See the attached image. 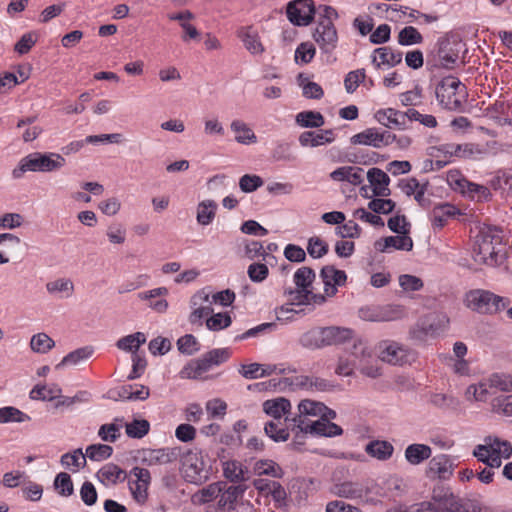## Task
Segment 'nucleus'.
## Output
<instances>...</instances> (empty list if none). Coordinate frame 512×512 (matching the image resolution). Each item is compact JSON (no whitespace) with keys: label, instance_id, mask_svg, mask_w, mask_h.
Instances as JSON below:
<instances>
[{"label":"nucleus","instance_id":"obj_37","mask_svg":"<svg viewBox=\"0 0 512 512\" xmlns=\"http://www.w3.org/2000/svg\"><path fill=\"white\" fill-rule=\"evenodd\" d=\"M223 474L231 482H244L249 479V471L243 464L236 460L223 463Z\"/></svg>","mask_w":512,"mask_h":512},{"label":"nucleus","instance_id":"obj_25","mask_svg":"<svg viewBox=\"0 0 512 512\" xmlns=\"http://www.w3.org/2000/svg\"><path fill=\"white\" fill-rule=\"evenodd\" d=\"M335 139L333 130L305 131L300 134L298 140L303 147H318L332 143Z\"/></svg>","mask_w":512,"mask_h":512},{"label":"nucleus","instance_id":"obj_47","mask_svg":"<svg viewBox=\"0 0 512 512\" xmlns=\"http://www.w3.org/2000/svg\"><path fill=\"white\" fill-rule=\"evenodd\" d=\"M60 462L65 468L78 471L86 465V455L83 454L81 449H76L73 452L63 454Z\"/></svg>","mask_w":512,"mask_h":512},{"label":"nucleus","instance_id":"obj_54","mask_svg":"<svg viewBox=\"0 0 512 512\" xmlns=\"http://www.w3.org/2000/svg\"><path fill=\"white\" fill-rule=\"evenodd\" d=\"M399 286L406 294L420 291L424 287L423 280L415 275L401 274L398 277Z\"/></svg>","mask_w":512,"mask_h":512},{"label":"nucleus","instance_id":"obj_36","mask_svg":"<svg viewBox=\"0 0 512 512\" xmlns=\"http://www.w3.org/2000/svg\"><path fill=\"white\" fill-rule=\"evenodd\" d=\"M230 129L235 134V141L239 144L249 145L257 142V136L253 130L242 120H233Z\"/></svg>","mask_w":512,"mask_h":512},{"label":"nucleus","instance_id":"obj_12","mask_svg":"<svg viewBox=\"0 0 512 512\" xmlns=\"http://www.w3.org/2000/svg\"><path fill=\"white\" fill-rule=\"evenodd\" d=\"M315 15V8L312 0H295L287 6V17L289 21L297 26L309 25Z\"/></svg>","mask_w":512,"mask_h":512},{"label":"nucleus","instance_id":"obj_9","mask_svg":"<svg viewBox=\"0 0 512 512\" xmlns=\"http://www.w3.org/2000/svg\"><path fill=\"white\" fill-rule=\"evenodd\" d=\"M151 483V474L148 469L133 467L129 472L128 486L133 500L144 505L148 499V489Z\"/></svg>","mask_w":512,"mask_h":512},{"label":"nucleus","instance_id":"obj_4","mask_svg":"<svg viewBox=\"0 0 512 512\" xmlns=\"http://www.w3.org/2000/svg\"><path fill=\"white\" fill-rule=\"evenodd\" d=\"M231 356L229 348H215L188 362L180 371L183 379H198L212 368L226 362Z\"/></svg>","mask_w":512,"mask_h":512},{"label":"nucleus","instance_id":"obj_43","mask_svg":"<svg viewBox=\"0 0 512 512\" xmlns=\"http://www.w3.org/2000/svg\"><path fill=\"white\" fill-rule=\"evenodd\" d=\"M217 203L214 200H204L197 205L196 219L198 224L207 226L216 216Z\"/></svg>","mask_w":512,"mask_h":512},{"label":"nucleus","instance_id":"obj_23","mask_svg":"<svg viewBox=\"0 0 512 512\" xmlns=\"http://www.w3.org/2000/svg\"><path fill=\"white\" fill-rule=\"evenodd\" d=\"M290 410V401L283 397L266 400L263 403V411L272 417V420L287 421Z\"/></svg>","mask_w":512,"mask_h":512},{"label":"nucleus","instance_id":"obj_34","mask_svg":"<svg viewBox=\"0 0 512 512\" xmlns=\"http://www.w3.org/2000/svg\"><path fill=\"white\" fill-rule=\"evenodd\" d=\"M325 346L345 343L353 338V330L345 327H323Z\"/></svg>","mask_w":512,"mask_h":512},{"label":"nucleus","instance_id":"obj_32","mask_svg":"<svg viewBox=\"0 0 512 512\" xmlns=\"http://www.w3.org/2000/svg\"><path fill=\"white\" fill-rule=\"evenodd\" d=\"M98 480L105 486L114 485L126 478L123 469L113 463L105 464L96 474Z\"/></svg>","mask_w":512,"mask_h":512},{"label":"nucleus","instance_id":"obj_8","mask_svg":"<svg viewBox=\"0 0 512 512\" xmlns=\"http://www.w3.org/2000/svg\"><path fill=\"white\" fill-rule=\"evenodd\" d=\"M378 349L379 358L392 365H404L416 359L414 350L394 341H382Z\"/></svg>","mask_w":512,"mask_h":512},{"label":"nucleus","instance_id":"obj_35","mask_svg":"<svg viewBox=\"0 0 512 512\" xmlns=\"http://www.w3.org/2000/svg\"><path fill=\"white\" fill-rule=\"evenodd\" d=\"M168 289L166 287H158L149 291L140 292L138 294L139 299L149 300V307L158 313L166 312L168 308V302L165 299L153 300L161 296H166Z\"/></svg>","mask_w":512,"mask_h":512},{"label":"nucleus","instance_id":"obj_50","mask_svg":"<svg viewBox=\"0 0 512 512\" xmlns=\"http://www.w3.org/2000/svg\"><path fill=\"white\" fill-rule=\"evenodd\" d=\"M397 41L401 46H411L421 44L423 36L415 27L405 26L399 31Z\"/></svg>","mask_w":512,"mask_h":512},{"label":"nucleus","instance_id":"obj_48","mask_svg":"<svg viewBox=\"0 0 512 512\" xmlns=\"http://www.w3.org/2000/svg\"><path fill=\"white\" fill-rule=\"evenodd\" d=\"M30 416L16 407L5 406L0 408V423H23L30 421Z\"/></svg>","mask_w":512,"mask_h":512},{"label":"nucleus","instance_id":"obj_5","mask_svg":"<svg viewBox=\"0 0 512 512\" xmlns=\"http://www.w3.org/2000/svg\"><path fill=\"white\" fill-rule=\"evenodd\" d=\"M473 258L477 263L495 266L502 262L500 236L491 231H481L473 247Z\"/></svg>","mask_w":512,"mask_h":512},{"label":"nucleus","instance_id":"obj_17","mask_svg":"<svg viewBox=\"0 0 512 512\" xmlns=\"http://www.w3.org/2000/svg\"><path fill=\"white\" fill-rule=\"evenodd\" d=\"M179 452L176 448L144 449L141 451V461L148 466L165 465L177 460Z\"/></svg>","mask_w":512,"mask_h":512},{"label":"nucleus","instance_id":"obj_1","mask_svg":"<svg viewBox=\"0 0 512 512\" xmlns=\"http://www.w3.org/2000/svg\"><path fill=\"white\" fill-rule=\"evenodd\" d=\"M65 164L66 160L61 154L33 152L21 158L11 174L14 179H21L26 172H53Z\"/></svg>","mask_w":512,"mask_h":512},{"label":"nucleus","instance_id":"obj_55","mask_svg":"<svg viewBox=\"0 0 512 512\" xmlns=\"http://www.w3.org/2000/svg\"><path fill=\"white\" fill-rule=\"evenodd\" d=\"M430 470L440 478H445L452 473V465L446 455H439L431 459Z\"/></svg>","mask_w":512,"mask_h":512},{"label":"nucleus","instance_id":"obj_21","mask_svg":"<svg viewBox=\"0 0 512 512\" xmlns=\"http://www.w3.org/2000/svg\"><path fill=\"white\" fill-rule=\"evenodd\" d=\"M413 241L408 235L388 236L375 242V249L379 252H391L392 250L410 251Z\"/></svg>","mask_w":512,"mask_h":512},{"label":"nucleus","instance_id":"obj_64","mask_svg":"<svg viewBox=\"0 0 512 512\" xmlns=\"http://www.w3.org/2000/svg\"><path fill=\"white\" fill-rule=\"evenodd\" d=\"M24 217L19 213H5L0 215V229L12 230L22 226Z\"/></svg>","mask_w":512,"mask_h":512},{"label":"nucleus","instance_id":"obj_46","mask_svg":"<svg viewBox=\"0 0 512 512\" xmlns=\"http://www.w3.org/2000/svg\"><path fill=\"white\" fill-rule=\"evenodd\" d=\"M296 123L304 128H319L324 125V117L320 112L302 111L296 115Z\"/></svg>","mask_w":512,"mask_h":512},{"label":"nucleus","instance_id":"obj_26","mask_svg":"<svg viewBox=\"0 0 512 512\" xmlns=\"http://www.w3.org/2000/svg\"><path fill=\"white\" fill-rule=\"evenodd\" d=\"M458 214H460V212L454 205L444 203L435 206L431 210L429 219L433 228L441 229L447 224L449 219L454 218Z\"/></svg>","mask_w":512,"mask_h":512},{"label":"nucleus","instance_id":"obj_13","mask_svg":"<svg viewBox=\"0 0 512 512\" xmlns=\"http://www.w3.org/2000/svg\"><path fill=\"white\" fill-rule=\"evenodd\" d=\"M192 309L189 315V322L193 325H201L204 318L213 312L212 305L209 303V292L206 289L197 291L190 299Z\"/></svg>","mask_w":512,"mask_h":512},{"label":"nucleus","instance_id":"obj_19","mask_svg":"<svg viewBox=\"0 0 512 512\" xmlns=\"http://www.w3.org/2000/svg\"><path fill=\"white\" fill-rule=\"evenodd\" d=\"M501 151V146L497 141H487L485 143H465V154L463 159L482 160L490 155H496Z\"/></svg>","mask_w":512,"mask_h":512},{"label":"nucleus","instance_id":"obj_30","mask_svg":"<svg viewBox=\"0 0 512 512\" xmlns=\"http://www.w3.org/2000/svg\"><path fill=\"white\" fill-rule=\"evenodd\" d=\"M298 410L300 412V417L302 415H310V416H320L327 418H336V412L327 406H325L321 402L313 401V400H302L298 405Z\"/></svg>","mask_w":512,"mask_h":512},{"label":"nucleus","instance_id":"obj_58","mask_svg":"<svg viewBox=\"0 0 512 512\" xmlns=\"http://www.w3.org/2000/svg\"><path fill=\"white\" fill-rule=\"evenodd\" d=\"M316 54V48L312 42H302L295 50L296 63L308 64Z\"/></svg>","mask_w":512,"mask_h":512},{"label":"nucleus","instance_id":"obj_20","mask_svg":"<svg viewBox=\"0 0 512 512\" xmlns=\"http://www.w3.org/2000/svg\"><path fill=\"white\" fill-rule=\"evenodd\" d=\"M367 179L372 189V193L377 197H388L391 194L389 188L390 178L383 170L371 168L367 172Z\"/></svg>","mask_w":512,"mask_h":512},{"label":"nucleus","instance_id":"obj_52","mask_svg":"<svg viewBox=\"0 0 512 512\" xmlns=\"http://www.w3.org/2000/svg\"><path fill=\"white\" fill-rule=\"evenodd\" d=\"M300 385L308 390L320 392L330 391L333 388V384L330 381L316 376L302 377Z\"/></svg>","mask_w":512,"mask_h":512},{"label":"nucleus","instance_id":"obj_2","mask_svg":"<svg viewBox=\"0 0 512 512\" xmlns=\"http://www.w3.org/2000/svg\"><path fill=\"white\" fill-rule=\"evenodd\" d=\"M464 303L474 312L495 315L504 311L511 304L508 297L500 296L485 289H473L465 294Z\"/></svg>","mask_w":512,"mask_h":512},{"label":"nucleus","instance_id":"obj_45","mask_svg":"<svg viewBox=\"0 0 512 512\" xmlns=\"http://www.w3.org/2000/svg\"><path fill=\"white\" fill-rule=\"evenodd\" d=\"M62 393V389L58 385L48 387L46 385H36L29 393L32 400L53 401Z\"/></svg>","mask_w":512,"mask_h":512},{"label":"nucleus","instance_id":"obj_44","mask_svg":"<svg viewBox=\"0 0 512 512\" xmlns=\"http://www.w3.org/2000/svg\"><path fill=\"white\" fill-rule=\"evenodd\" d=\"M93 353L94 349L91 346L78 348L68 353L56 366V368H60L62 366H76L89 359L93 355Z\"/></svg>","mask_w":512,"mask_h":512},{"label":"nucleus","instance_id":"obj_14","mask_svg":"<svg viewBox=\"0 0 512 512\" xmlns=\"http://www.w3.org/2000/svg\"><path fill=\"white\" fill-rule=\"evenodd\" d=\"M332 418L321 417L319 420L312 422H305L301 418L298 420V428L302 432L310 433L312 435L334 437L343 433V430L337 424L331 422Z\"/></svg>","mask_w":512,"mask_h":512},{"label":"nucleus","instance_id":"obj_33","mask_svg":"<svg viewBox=\"0 0 512 512\" xmlns=\"http://www.w3.org/2000/svg\"><path fill=\"white\" fill-rule=\"evenodd\" d=\"M432 455V449L426 444L413 443L406 447L404 456L411 465H419Z\"/></svg>","mask_w":512,"mask_h":512},{"label":"nucleus","instance_id":"obj_10","mask_svg":"<svg viewBox=\"0 0 512 512\" xmlns=\"http://www.w3.org/2000/svg\"><path fill=\"white\" fill-rule=\"evenodd\" d=\"M246 487L243 485L229 486L221 489L218 506L221 509L236 512H254L249 502H238L243 497Z\"/></svg>","mask_w":512,"mask_h":512},{"label":"nucleus","instance_id":"obj_31","mask_svg":"<svg viewBox=\"0 0 512 512\" xmlns=\"http://www.w3.org/2000/svg\"><path fill=\"white\" fill-rule=\"evenodd\" d=\"M332 493L338 497L357 499L366 495V488L359 482L346 481L335 484L332 488Z\"/></svg>","mask_w":512,"mask_h":512},{"label":"nucleus","instance_id":"obj_41","mask_svg":"<svg viewBox=\"0 0 512 512\" xmlns=\"http://www.w3.org/2000/svg\"><path fill=\"white\" fill-rule=\"evenodd\" d=\"M299 343L308 349H318L325 346L323 327L312 328L303 333L299 338Z\"/></svg>","mask_w":512,"mask_h":512},{"label":"nucleus","instance_id":"obj_40","mask_svg":"<svg viewBox=\"0 0 512 512\" xmlns=\"http://www.w3.org/2000/svg\"><path fill=\"white\" fill-rule=\"evenodd\" d=\"M287 421L271 420L265 424V434L275 442H285L289 438Z\"/></svg>","mask_w":512,"mask_h":512},{"label":"nucleus","instance_id":"obj_63","mask_svg":"<svg viewBox=\"0 0 512 512\" xmlns=\"http://www.w3.org/2000/svg\"><path fill=\"white\" fill-rule=\"evenodd\" d=\"M489 388H491L490 381H482L478 384L470 385L467 388L466 394L468 397L472 396L476 401H486L490 394Z\"/></svg>","mask_w":512,"mask_h":512},{"label":"nucleus","instance_id":"obj_27","mask_svg":"<svg viewBox=\"0 0 512 512\" xmlns=\"http://www.w3.org/2000/svg\"><path fill=\"white\" fill-rule=\"evenodd\" d=\"M402 53L390 47H380L373 51L372 63L376 68L382 66L394 67L401 63Z\"/></svg>","mask_w":512,"mask_h":512},{"label":"nucleus","instance_id":"obj_22","mask_svg":"<svg viewBox=\"0 0 512 512\" xmlns=\"http://www.w3.org/2000/svg\"><path fill=\"white\" fill-rule=\"evenodd\" d=\"M353 349L354 351L349 357H339L338 365L335 370L336 374L340 376H350L354 367L359 364L360 355L363 357L366 355V347L361 342L355 343Z\"/></svg>","mask_w":512,"mask_h":512},{"label":"nucleus","instance_id":"obj_38","mask_svg":"<svg viewBox=\"0 0 512 512\" xmlns=\"http://www.w3.org/2000/svg\"><path fill=\"white\" fill-rule=\"evenodd\" d=\"M253 473L257 476H270L273 478H282L283 469L275 461L271 459L257 460L253 465Z\"/></svg>","mask_w":512,"mask_h":512},{"label":"nucleus","instance_id":"obj_59","mask_svg":"<svg viewBox=\"0 0 512 512\" xmlns=\"http://www.w3.org/2000/svg\"><path fill=\"white\" fill-rule=\"evenodd\" d=\"M232 319L227 312L216 313L206 319V327L211 331H219L229 327Z\"/></svg>","mask_w":512,"mask_h":512},{"label":"nucleus","instance_id":"obj_18","mask_svg":"<svg viewBox=\"0 0 512 512\" xmlns=\"http://www.w3.org/2000/svg\"><path fill=\"white\" fill-rule=\"evenodd\" d=\"M374 117L378 123L388 128L404 130L408 124V110L403 112L393 108L380 109Z\"/></svg>","mask_w":512,"mask_h":512},{"label":"nucleus","instance_id":"obj_3","mask_svg":"<svg viewBox=\"0 0 512 512\" xmlns=\"http://www.w3.org/2000/svg\"><path fill=\"white\" fill-rule=\"evenodd\" d=\"M473 455L489 467L498 468L503 459H508L512 455V444L507 440L488 436L483 444L474 448Z\"/></svg>","mask_w":512,"mask_h":512},{"label":"nucleus","instance_id":"obj_24","mask_svg":"<svg viewBox=\"0 0 512 512\" xmlns=\"http://www.w3.org/2000/svg\"><path fill=\"white\" fill-rule=\"evenodd\" d=\"M330 178L357 186L364 181V170L357 166H341L330 173Z\"/></svg>","mask_w":512,"mask_h":512},{"label":"nucleus","instance_id":"obj_60","mask_svg":"<svg viewBox=\"0 0 512 512\" xmlns=\"http://www.w3.org/2000/svg\"><path fill=\"white\" fill-rule=\"evenodd\" d=\"M307 253L314 259H319L328 253V244L319 237H311L307 243Z\"/></svg>","mask_w":512,"mask_h":512},{"label":"nucleus","instance_id":"obj_6","mask_svg":"<svg viewBox=\"0 0 512 512\" xmlns=\"http://www.w3.org/2000/svg\"><path fill=\"white\" fill-rule=\"evenodd\" d=\"M436 97L445 109L457 110L465 101L466 87L457 77L447 76L437 85Z\"/></svg>","mask_w":512,"mask_h":512},{"label":"nucleus","instance_id":"obj_39","mask_svg":"<svg viewBox=\"0 0 512 512\" xmlns=\"http://www.w3.org/2000/svg\"><path fill=\"white\" fill-rule=\"evenodd\" d=\"M365 451L371 457L385 461L392 456L394 447L388 441L374 440L366 445Z\"/></svg>","mask_w":512,"mask_h":512},{"label":"nucleus","instance_id":"obj_61","mask_svg":"<svg viewBox=\"0 0 512 512\" xmlns=\"http://www.w3.org/2000/svg\"><path fill=\"white\" fill-rule=\"evenodd\" d=\"M263 184V179L255 174H245L239 179V188L244 193H252Z\"/></svg>","mask_w":512,"mask_h":512},{"label":"nucleus","instance_id":"obj_56","mask_svg":"<svg viewBox=\"0 0 512 512\" xmlns=\"http://www.w3.org/2000/svg\"><path fill=\"white\" fill-rule=\"evenodd\" d=\"M113 453V448L106 444H92L86 448V457L92 461H103Z\"/></svg>","mask_w":512,"mask_h":512},{"label":"nucleus","instance_id":"obj_51","mask_svg":"<svg viewBox=\"0 0 512 512\" xmlns=\"http://www.w3.org/2000/svg\"><path fill=\"white\" fill-rule=\"evenodd\" d=\"M150 423L145 419H134L125 425L126 434L130 438L141 439L148 434Z\"/></svg>","mask_w":512,"mask_h":512},{"label":"nucleus","instance_id":"obj_16","mask_svg":"<svg viewBox=\"0 0 512 512\" xmlns=\"http://www.w3.org/2000/svg\"><path fill=\"white\" fill-rule=\"evenodd\" d=\"M182 471L185 479L194 484H200L208 477L204 462L194 453L185 456Z\"/></svg>","mask_w":512,"mask_h":512},{"label":"nucleus","instance_id":"obj_11","mask_svg":"<svg viewBox=\"0 0 512 512\" xmlns=\"http://www.w3.org/2000/svg\"><path fill=\"white\" fill-rule=\"evenodd\" d=\"M397 140L395 134L389 131L380 132L376 128H367L364 131L353 135L350 139L354 145H366L374 148H382L391 145Z\"/></svg>","mask_w":512,"mask_h":512},{"label":"nucleus","instance_id":"obj_57","mask_svg":"<svg viewBox=\"0 0 512 512\" xmlns=\"http://www.w3.org/2000/svg\"><path fill=\"white\" fill-rule=\"evenodd\" d=\"M379 322H389L401 319L404 315V309L400 305L390 304L379 306Z\"/></svg>","mask_w":512,"mask_h":512},{"label":"nucleus","instance_id":"obj_49","mask_svg":"<svg viewBox=\"0 0 512 512\" xmlns=\"http://www.w3.org/2000/svg\"><path fill=\"white\" fill-rule=\"evenodd\" d=\"M54 346V340L44 332L34 334L30 340V348L35 353L45 354Z\"/></svg>","mask_w":512,"mask_h":512},{"label":"nucleus","instance_id":"obj_62","mask_svg":"<svg viewBox=\"0 0 512 512\" xmlns=\"http://www.w3.org/2000/svg\"><path fill=\"white\" fill-rule=\"evenodd\" d=\"M54 486L62 496L68 497L73 494L74 489L71 477L65 472H61L55 477Z\"/></svg>","mask_w":512,"mask_h":512},{"label":"nucleus","instance_id":"obj_28","mask_svg":"<svg viewBox=\"0 0 512 512\" xmlns=\"http://www.w3.org/2000/svg\"><path fill=\"white\" fill-rule=\"evenodd\" d=\"M45 288L51 296L58 299H68L73 296L75 291L73 281L66 277L48 281Z\"/></svg>","mask_w":512,"mask_h":512},{"label":"nucleus","instance_id":"obj_42","mask_svg":"<svg viewBox=\"0 0 512 512\" xmlns=\"http://www.w3.org/2000/svg\"><path fill=\"white\" fill-rule=\"evenodd\" d=\"M146 342V335L142 332H136L127 336L120 338L116 342V346L118 349L131 352L133 355H136V352L140 348L142 344Z\"/></svg>","mask_w":512,"mask_h":512},{"label":"nucleus","instance_id":"obj_53","mask_svg":"<svg viewBox=\"0 0 512 512\" xmlns=\"http://www.w3.org/2000/svg\"><path fill=\"white\" fill-rule=\"evenodd\" d=\"M315 272L310 267H300L293 276V281L298 288L310 289L315 280Z\"/></svg>","mask_w":512,"mask_h":512},{"label":"nucleus","instance_id":"obj_15","mask_svg":"<svg viewBox=\"0 0 512 512\" xmlns=\"http://www.w3.org/2000/svg\"><path fill=\"white\" fill-rule=\"evenodd\" d=\"M320 278L323 283V290L326 296L333 297L338 292V287L346 284L347 274L333 265H326L320 271Z\"/></svg>","mask_w":512,"mask_h":512},{"label":"nucleus","instance_id":"obj_7","mask_svg":"<svg viewBox=\"0 0 512 512\" xmlns=\"http://www.w3.org/2000/svg\"><path fill=\"white\" fill-rule=\"evenodd\" d=\"M312 38L318 45L321 54L326 57V62H335L336 58L333 56V52L337 48L339 38L334 22L317 21Z\"/></svg>","mask_w":512,"mask_h":512},{"label":"nucleus","instance_id":"obj_29","mask_svg":"<svg viewBox=\"0 0 512 512\" xmlns=\"http://www.w3.org/2000/svg\"><path fill=\"white\" fill-rule=\"evenodd\" d=\"M238 37L251 54L258 55L263 53L264 47L260 41L259 34L252 26L240 28Z\"/></svg>","mask_w":512,"mask_h":512}]
</instances>
